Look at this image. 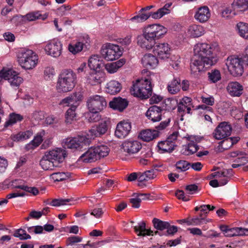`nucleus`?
<instances>
[{"label":"nucleus","instance_id":"35","mask_svg":"<svg viewBox=\"0 0 248 248\" xmlns=\"http://www.w3.org/2000/svg\"><path fill=\"white\" fill-rule=\"evenodd\" d=\"M181 84L180 79L174 78L168 85V90L169 92L172 94L177 93L180 90Z\"/></svg>","mask_w":248,"mask_h":248},{"label":"nucleus","instance_id":"6","mask_svg":"<svg viewBox=\"0 0 248 248\" xmlns=\"http://www.w3.org/2000/svg\"><path fill=\"white\" fill-rule=\"evenodd\" d=\"M92 138L88 135L78 136L74 138H68L63 140V143L65 147L73 151H82L90 144Z\"/></svg>","mask_w":248,"mask_h":248},{"label":"nucleus","instance_id":"43","mask_svg":"<svg viewBox=\"0 0 248 248\" xmlns=\"http://www.w3.org/2000/svg\"><path fill=\"white\" fill-rule=\"evenodd\" d=\"M223 179L220 180V185L224 186L226 185L230 178L233 175V171L232 169L222 170Z\"/></svg>","mask_w":248,"mask_h":248},{"label":"nucleus","instance_id":"33","mask_svg":"<svg viewBox=\"0 0 248 248\" xmlns=\"http://www.w3.org/2000/svg\"><path fill=\"white\" fill-rule=\"evenodd\" d=\"M47 16L46 14L42 15L40 11H35L29 13L26 15L23 16V17L25 20L33 21L37 19L45 20Z\"/></svg>","mask_w":248,"mask_h":248},{"label":"nucleus","instance_id":"63","mask_svg":"<svg viewBox=\"0 0 248 248\" xmlns=\"http://www.w3.org/2000/svg\"><path fill=\"white\" fill-rule=\"evenodd\" d=\"M202 102L207 105L213 106L215 102L214 98L213 96H210L209 97H201Z\"/></svg>","mask_w":248,"mask_h":248},{"label":"nucleus","instance_id":"5","mask_svg":"<svg viewBox=\"0 0 248 248\" xmlns=\"http://www.w3.org/2000/svg\"><path fill=\"white\" fill-rule=\"evenodd\" d=\"M17 58L20 65L26 69L34 68L38 62L37 55L31 49L21 50L18 53Z\"/></svg>","mask_w":248,"mask_h":248},{"label":"nucleus","instance_id":"36","mask_svg":"<svg viewBox=\"0 0 248 248\" xmlns=\"http://www.w3.org/2000/svg\"><path fill=\"white\" fill-rule=\"evenodd\" d=\"M211 221V219L207 218L203 216L202 214H200L199 216L190 219V221L188 223V225H201L206 224Z\"/></svg>","mask_w":248,"mask_h":248},{"label":"nucleus","instance_id":"8","mask_svg":"<svg viewBox=\"0 0 248 248\" xmlns=\"http://www.w3.org/2000/svg\"><path fill=\"white\" fill-rule=\"evenodd\" d=\"M244 62L242 58L235 56L229 57L226 60V65L229 73L234 77L242 76L244 72Z\"/></svg>","mask_w":248,"mask_h":248},{"label":"nucleus","instance_id":"34","mask_svg":"<svg viewBox=\"0 0 248 248\" xmlns=\"http://www.w3.org/2000/svg\"><path fill=\"white\" fill-rule=\"evenodd\" d=\"M93 147L95 152H96V154L98 159L107 156L109 152L108 147L105 145H97L93 146Z\"/></svg>","mask_w":248,"mask_h":248},{"label":"nucleus","instance_id":"24","mask_svg":"<svg viewBox=\"0 0 248 248\" xmlns=\"http://www.w3.org/2000/svg\"><path fill=\"white\" fill-rule=\"evenodd\" d=\"M135 232L140 236H145L146 235H153V232L150 229L146 228V224L144 221H140L138 223V225L134 227Z\"/></svg>","mask_w":248,"mask_h":248},{"label":"nucleus","instance_id":"37","mask_svg":"<svg viewBox=\"0 0 248 248\" xmlns=\"http://www.w3.org/2000/svg\"><path fill=\"white\" fill-rule=\"evenodd\" d=\"M101 64L102 62L99 60L98 55H93L88 60V65L93 71L100 69Z\"/></svg>","mask_w":248,"mask_h":248},{"label":"nucleus","instance_id":"18","mask_svg":"<svg viewBox=\"0 0 248 248\" xmlns=\"http://www.w3.org/2000/svg\"><path fill=\"white\" fill-rule=\"evenodd\" d=\"M211 16L209 8L206 6L199 8L196 12L194 17L201 23H204L208 20Z\"/></svg>","mask_w":248,"mask_h":248},{"label":"nucleus","instance_id":"41","mask_svg":"<svg viewBox=\"0 0 248 248\" xmlns=\"http://www.w3.org/2000/svg\"><path fill=\"white\" fill-rule=\"evenodd\" d=\"M70 176L69 172H57L51 174L50 177L55 182H59L69 178Z\"/></svg>","mask_w":248,"mask_h":248},{"label":"nucleus","instance_id":"19","mask_svg":"<svg viewBox=\"0 0 248 248\" xmlns=\"http://www.w3.org/2000/svg\"><path fill=\"white\" fill-rule=\"evenodd\" d=\"M108 130V125L106 122H103L100 123L96 127H93L90 129L87 135L90 138H92V140L95 137L99 136L101 135L104 134Z\"/></svg>","mask_w":248,"mask_h":248},{"label":"nucleus","instance_id":"31","mask_svg":"<svg viewBox=\"0 0 248 248\" xmlns=\"http://www.w3.org/2000/svg\"><path fill=\"white\" fill-rule=\"evenodd\" d=\"M45 131H43L40 132L39 134H38L35 136L33 140H32L29 143L27 144L25 148L27 150L29 151L30 150L34 149V148L38 147L43 141L42 136L44 135Z\"/></svg>","mask_w":248,"mask_h":248},{"label":"nucleus","instance_id":"38","mask_svg":"<svg viewBox=\"0 0 248 248\" xmlns=\"http://www.w3.org/2000/svg\"><path fill=\"white\" fill-rule=\"evenodd\" d=\"M199 149L197 144L193 142H190L187 145L184 146L183 154L186 155H189L196 153Z\"/></svg>","mask_w":248,"mask_h":248},{"label":"nucleus","instance_id":"3","mask_svg":"<svg viewBox=\"0 0 248 248\" xmlns=\"http://www.w3.org/2000/svg\"><path fill=\"white\" fill-rule=\"evenodd\" d=\"M152 80L151 75L148 74L144 78L137 79L131 89V93L142 99L149 98L152 93Z\"/></svg>","mask_w":248,"mask_h":248},{"label":"nucleus","instance_id":"42","mask_svg":"<svg viewBox=\"0 0 248 248\" xmlns=\"http://www.w3.org/2000/svg\"><path fill=\"white\" fill-rule=\"evenodd\" d=\"M152 12H149L146 13H143V12H139L138 15L134 16L132 17L130 20L133 22H136L138 23L142 22L148 19L150 16H151Z\"/></svg>","mask_w":248,"mask_h":248},{"label":"nucleus","instance_id":"58","mask_svg":"<svg viewBox=\"0 0 248 248\" xmlns=\"http://www.w3.org/2000/svg\"><path fill=\"white\" fill-rule=\"evenodd\" d=\"M89 121L90 122H96L100 120L101 116L99 114V112H93V111H90Z\"/></svg>","mask_w":248,"mask_h":248},{"label":"nucleus","instance_id":"32","mask_svg":"<svg viewBox=\"0 0 248 248\" xmlns=\"http://www.w3.org/2000/svg\"><path fill=\"white\" fill-rule=\"evenodd\" d=\"M40 165L42 168L46 170H53L54 168L58 167L57 164L55 163L52 160L47 157L45 154L40 161Z\"/></svg>","mask_w":248,"mask_h":248},{"label":"nucleus","instance_id":"53","mask_svg":"<svg viewBox=\"0 0 248 248\" xmlns=\"http://www.w3.org/2000/svg\"><path fill=\"white\" fill-rule=\"evenodd\" d=\"M190 163L185 160H180L176 163V169L181 171H185L189 169Z\"/></svg>","mask_w":248,"mask_h":248},{"label":"nucleus","instance_id":"10","mask_svg":"<svg viewBox=\"0 0 248 248\" xmlns=\"http://www.w3.org/2000/svg\"><path fill=\"white\" fill-rule=\"evenodd\" d=\"M46 157L52 160L57 165L62 163L66 156V151L62 148H55L45 154Z\"/></svg>","mask_w":248,"mask_h":248},{"label":"nucleus","instance_id":"60","mask_svg":"<svg viewBox=\"0 0 248 248\" xmlns=\"http://www.w3.org/2000/svg\"><path fill=\"white\" fill-rule=\"evenodd\" d=\"M180 62V57L179 56H173L171 57L170 64L174 69H177L179 67Z\"/></svg>","mask_w":248,"mask_h":248},{"label":"nucleus","instance_id":"56","mask_svg":"<svg viewBox=\"0 0 248 248\" xmlns=\"http://www.w3.org/2000/svg\"><path fill=\"white\" fill-rule=\"evenodd\" d=\"M201 209L200 214H202L203 216L206 217L209 211L213 210L215 209V207L209 204H203L201 205Z\"/></svg>","mask_w":248,"mask_h":248},{"label":"nucleus","instance_id":"1","mask_svg":"<svg viewBox=\"0 0 248 248\" xmlns=\"http://www.w3.org/2000/svg\"><path fill=\"white\" fill-rule=\"evenodd\" d=\"M214 48L210 44L198 43L194 47V56L190 64L191 73L195 76L204 70L215 64L217 58L213 54Z\"/></svg>","mask_w":248,"mask_h":248},{"label":"nucleus","instance_id":"27","mask_svg":"<svg viewBox=\"0 0 248 248\" xmlns=\"http://www.w3.org/2000/svg\"><path fill=\"white\" fill-rule=\"evenodd\" d=\"M187 32L191 37L196 38L203 35L205 33V30L201 25L194 24L189 27Z\"/></svg>","mask_w":248,"mask_h":248},{"label":"nucleus","instance_id":"13","mask_svg":"<svg viewBox=\"0 0 248 248\" xmlns=\"http://www.w3.org/2000/svg\"><path fill=\"white\" fill-rule=\"evenodd\" d=\"M141 147V143L137 140H126L122 145L124 151L129 155L138 153Z\"/></svg>","mask_w":248,"mask_h":248},{"label":"nucleus","instance_id":"45","mask_svg":"<svg viewBox=\"0 0 248 248\" xmlns=\"http://www.w3.org/2000/svg\"><path fill=\"white\" fill-rule=\"evenodd\" d=\"M232 5L237 11H244L248 9L247 0H234Z\"/></svg>","mask_w":248,"mask_h":248},{"label":"nucleus","instance_id":"25","mask_svg":"<svg viewBox=\"0 0 248 248\" xmlns=\"http://www.w3.org/2000/svg\"><path fill=\"white\" fill-rule=\"evenodd\" d=\"M122 89L121 84L115 80L108 82L106 86V91L110 94H115L120 92Z\"/></svg>","mask_w":248,"mask_h":248},{"label":"nucleus","instance_id":"49","mask_svg":"<svg viewBox=\"0 0 248 248\" xmlns=\"http://www.w3.org/2000/svg\"><path fill=\"white\" fill-rule=\"evenodd\" d=\"M55 75V72L53 67L48 66L44 71V78L46 80H51Z\"/></svg>","mask_w":248,"mask_h":248},{"label":"nucleus","instance_id":"39","mask_svg":"<svg viewBox=\"0 0 248 248\" xmlns=\"http://www.w3.org/2000/svg\"><path fill=\"white\" fill-rule=\"evenodd\" d=\"M23 119V117L20 114L12 113L10 114L9 120L5 123L4 127H7L12 125L17 122H21Z\"/></svg>","mask_w":248,"mask_h":248},{"label":"nucleus","instance_id":"51","mask_svg":"<svg viewBox=\"0 0 248 248\" xmlns=\"http://www.w3.org/2000/svg\"><path fill=\"white\" fill-rule=\"evenodd\" d=\"M14 236L18 237L20 240H27L31 238V236L27 234L24 230L21 229L16 230L14 234Z\"/></svg>","mask_w":248,"mask_h":248},{"label":"nucleus","instance_id":"16","mask_svg":"<svg viewBox=\"0 0 248 248\" xmlns=\"http://www.w3.org/2000/svg\"><path fill=\"white\" fill-rule=\"evenodd\" d=\"M131 129V125L130 123L121 121L117 125L115 134L119 138H124L129 134Z\"/></svg>","mask_w":248,"mask_h":248},{"label":"nucleus","instance_id":"28","mask_svg":"<svg viewBox=\"0 0 248 248\" xmlns=\"http://www.w3.org/2000/svg\"><path fill=\"white\" fill-rule=\"evenodd\" d=\"M86 41L85 43L81 42H78L75 44H69L68 46V49L70 52L73 54H76L81 51L84 47L88 48L89 46L90 40Z\"/></svg>","mask_w":248,"mask_h":248},{"label":"nucleus","instance_id":"59","mask_svg":"<svg viewBox=\"0 0 248 248\" xmlns=\"http://www.w3.org/2000/svg\"><path fill=\"white\" fill-rule=\"evenodd\" d=\"M235 15V12L229 8H225L221 13L222 16L225 18H232Z\"/></svg>","mask_w":248,"mask_h":248},{"label":"nucleus","instance_id":"17","mask_svg":"<svg viewBox=\"0 0 248 248\" xmlns=\"http://www.w3.org/2000/svg\"><path fill=\"white\" fill-rule=\"evenodd\" d=\"M162 108L156 105L150 107L147 112L146 116L153 122H159L161 120Z\"/></svg>","mask_w":248,"mask_h":248},{"label":"nucleus","instance_id":"12","mask_svg":"<svg viewBox=\"0 0 248 248\" xmlns=\"http://www.w3.org/2000/svg\"><path fill=\"white\" fill-rule=\"evenodd\" d=\"M45 49L47 54L58 57L61 54L62 45L59 40H53L46 46Z\"/></svg>","mask_w":248,"mask_h":248},{"label":"nucleus","instance_id":"61","mask_svg":"<svg viewBox=\"0 0 248 248\" xmlns=\"http://www.w3.org/2000/svg\"><path fill=\"white\" fill-rule=\"evenodd\" d=\"M24 20L23 16L16 15L11 19V21L15 26H18L22 24Z\"/></svg>","mask_w":248,"mask_h":248},{"label":"nucleus","instance_id":"26","mask_svg":"<svg viewBox=\"0 0 248 248\" xmlns=\"http://www.w3.org/2000/svg\"><path fill=\"white\" fill-rule=\"evenodd\" d=\"M158 133L155 130L146 129L142 130L139 137L143 141H150L158 137Z\"/></svg>","mask_w":248,"mask_h":248},{"label":"nucleus","instance_id":"46","mask_svg":"<svg viewBox=\"0 0 248 248\" xmlns=\"http://www.w3.org/2000/svg\"><path fill=\"white\" fill-rule=\"evenodd\" d=\"M152 222L154 227L158 230H164L166 229L170 226L169 222L162 221L156 218H154Z\"/></svg>","mask_w":248,"mask_h":248},{"label":"nucleus","instance_id":"22","mask_svg":"<svg viewBox=\"0 0 248 248\" xmlns=\"http://www.w3.org/2000/svg\"><path fill=\"white\" fill-rule=\"evenodd\" d=\"M109 107L116 110L122 111L128 105V102L125 99L121 97L114 98L109 102Z\"/></svg>","mask_w":248,"mask_h":248},{"label":"nucleus","instance_id":"40","mask_svg":"<svg viewBox=\"0 0 248 248\" xmlns=\"http://www.w3.org/2000/svg\"><path fill=\"white\" fill-rule=\"evenodd\" d=\"M70 99V103L71 107L77 108L79 105V102L81 100L82 96L80 92L74 93L68 96Z\"/></svg>","mask_w":248,"mask_h":248},{"label":"nucleus","instance_id":"4","mask_svg":"<svg viewBox=\"0 0 248 248\" xmlns=\"http://www.w3.org/2000/svg\"><path fill=\"white\" fill-rule=\"evenodd\" d=\"M77 83V75L71 69H64L59 75L56 85L59 93L72 91Z\"/></svg>","mask_w":248,"mask_h":248},{"label":"nucleus","instance_id":"11","mask_svg":"<svg viewBox=\"0 0 248 248\" xmlns=\"http://www.w3.org/2000/svg\"><path fill=\"white\" fill-rule=\"evenodd\" d=\"M232 130V127L228 122H222L215 130L214 137L217 140L226 138L231 135Z\"/></svg>","mask_w":248,"mask_h":248},{"label":"nucleus","instance_id":"47","mask_svg":"<svg viewBox=\"0 0 248 248\" xmlns=\"http://www.w3.org/2000/svg\"><path fill=\"white\" fill-rule=\"evenodd\" d=\"M237 27L240 35L245 39H248V24L240 22L237 24Z\"/></svg>","mask_w":248,"mask_h":248},{"label":"nucleus","instance_id":"2","mask_svg":"<svg viewBox=\"0 0 248 248\" xmlns=\"http://www.w3.org/2000/svg\"><path fill=\"white\" fill-rule=\"evenodd\" d=\"M167 31V29L160 24L148 25L143 28L142 34L137 36V44L142 48L151 49L155 41L163 37Z\"/></svg>","mask_w":248,"mask_h":248},{"label":"nucleus","instance_id":"7","mask_svg":"<svg viewBox=\"0 0 248 248\" xmlns=\"http://www.w3.org/2000/svg\"><path fill=\"white\" fill-rule=\"evenodd\" d=\"M100 53L102 58L106 61H112L118 59L123 53L118 45L108 43L102 46Z\"/></svg>","mask_w":248,"mask_h":248},{"label":"nucleus","instance_id":"15","mask_svg":"<svg viewBox=\"0 0 248 248\" xmlns=\"http://www.w3.org/2000/svg\"><path fill=\"white\" fill-rule=\"evenodd\" d=\"M86 82L91 85H97L105 80V74L100 71H93L86 76Z\"/></svg>","mask_w":248,"mask_h":248},{"label":"nucleus","instance_id":"29","mask_svg":"<svg viewBox=\"0 0 248 248\" xmlns=\"http://www.w3.org/2000/svg\"><path fill=\"white\" fill-rule=\"evenodd\" d=\"M32 135L33 133L32 131L28 130L24 132H20L16 134H12L10 138L14 141L20 142L29 139Z\"/></svg>","mask_w":248,"mask_h":248},{"label":"nucleus","instance_id":"48","mask_svg":"<svg viewBox=\"0 0 248 248\" xmlns=\"http://www.w3.org/2000/svg\"><path fill=\"white\" fill-rule=\"evenodd\" d=\"M77 108L70 107L65 113V122L66 123L71 124L76 119V114L75 110Z\"/></svg>","mask_w":248,"mask_h":248},{"label":"nucleus","instance_id":"50","mask_svg":"<svg viewBox=\"0 0 248 248\" xmlns=\"http://www.w3.org/2000/svg\"><path fill=\"white\" fill-rule=\"evenodd\" d=\"M170 12V10H166L163 8L159 9L156 12L151 13V17L154 19H159L165 15Z\"/></svg>","mask_w":248,"mask_h":248},{"label":"nucleus","instance_id":"62","mask_svg":"<svg viewBox=\"0 0 248 248\" xmlns=\"http://www.w3.org/2000/svg\"><path fill=\"white\" fill-rule=\"evenodd\" d=\"M21 189L24 190L25 191L31 193L33 195H36L38 194L39 191L35 187H29L27 186H24L21 187Z\"/></svg>","mask_w":248,"mask_h":248},{"label":"nucleus","instance_id":"14","mask_svg":"<svg viewBox=\"0 0 248 248\" xmlns=\"http://www.w3.org/2000/svg\"><path fill=\"white\" fill-rule=\"evenodd\" d=\"M154 46V53L156 54L160 59L165 60L169 58L170 48L168 43H159Z\"/></svg>","mask_w":248,"mask_h":248},{"label":"nucleus","instance_id":"44","mask_svg":"<svg viewBox=\"0 0 248 248\" xmlns=\"http://www.w3.org/2000/svg\"><path fill=\"white\" fill-rule=\"evenodd\" d=\"M208 79L211 83H216L221 78L220 71L217 69L212 70L208 73Z\"/></svg>","mask_w":248,"mask_h":248},{"label":"nucleus","instance_id":"9","mask_svg":"<svg viewBox=\"0 0 248 248\" xmlns=\"http://www.w3.org/2000/svg\"><path fill=\"white\" fill-rule=\"evenodd\" d=\"M89 111L99 112L106 106L107 103L104 98L98 95L90 96L87 102Z\"/></svg>","mask_w":248,"mask_h":248},{"label":"nucleus","instance_id":"23","mask_svg":"<svg viewBox=\"0 0 248 248\" xmlns=\"http://www.w3.org/2000/svg\"><path fill=\"white\" fill-rule=\"evenodd\" d=\"M96 152L93 147L90 148L86 152L83 154L79 157L80 160L84 163H91L98 159Z\"/></svg>","mask_w":248,"mask_h":248},{"label":"nucleus","instance_id":"21","mask_svg":"<svg viewBox=\"0 0 248 248\" xmlns=\"http://www.w3.org/2000/svg\"><path fill=\"white\" fill-rule=\"evenodd\" d=\"M142 65L147 68H155L157 65V58L151 54H146L141 59Z\"/></svg>","mask_w":248,"mask_h":248},{"label":"nucleus","instance_id":"54","mask_svg":"<svg viewBox=\"0 0 248 248\" xmlns=\"http://www.w3.org/2000/svg\"><path fill=\"white\" fill-rule=\"evenodd\" d=\"M148 181L146 173L143 172H138V186L143 188L146 186L145 182Z\"/></svg>","mask_w":248,"mask_h":248},{"label":"nucleus","instance_id":"57","mask_svg":"<svg viewBox=\"0 0 248 248\" xmlns=\"http://www.w3.org/2000/svg\"><path fill=\"white\" fill-rule=\"evenodd\" d=\"M232 142L231 139L227 138L223 140L221 143L219 144V146L223 150H226L230 149L232 146Z\"/></svg>","mask_w":248,"mask_h":248},{"label":"nucleus","instance_id":"20","mask_svg":"<svg viewBox=\"0 0 248 248\" xmlns=\"http://www.w3.org/2000/svg\"><path fill=\"white\" fill-rule=\"evenodd\" d=\"M228 93L232 96H240L243 90V87L237 81L230 82L226 87Z\"/></svg>","mask_w":248,"mask_h":248},{"label":"nucleus","instance_id":"52","mask_svg":"<svg viewBox=\"0 0 248 248\" xmlns=\"http://www.w3.org/2000/svg\"><path fill=\"white\" fill-rule=\"evenodd\" d=\"M71 201V200L70 199H55L47 204L53 206H60L61 205H66L67 202H68Z\"/></svg>","mask_w":248,"mask_h":248},{"label":"nucleus","instance_id":"30","mask_svg":"<svg viewBox=\"0 0 248 248\" xmlns=\"http://www.w3.org/2000/svg\"><path fill=\"white\" fill-rule=\"evenodd\" d=\"M157 146L159 149L162 151V153H170L174 150L175 145L173 144V142L171 140H166L159 142Z\"/></svg>","mask_w":248,"mask_h":248},{"label":"nucleus","instance_id":"64","mask_svg":"<svg viewBox=\"0 0 248 248\" xmlns=\"http://www.w3.org/2000/svg\"><path fill=\"white\" fill-rule=\"evenodd\" d=\"M198 186L195 184H192L186 186L185 190L188 194H193L198 190Z\"/></svg>","mask_w":248,"mask_h":248},{"label":"nucleus","instance_id":"55","mask_svg":"<svg viewBox=\"0 0 248 248\" xmlns=\"http://www.w3.org/2000/svg\"><path fill=\"white\" fill-rule=\"evenodd\" d=\"M82 238L78 236H72L67 238L66 244L67 246H73L76 243L81 242Z\"/></svg>","mask_w":248,"mask_h":248}]
</instances>
